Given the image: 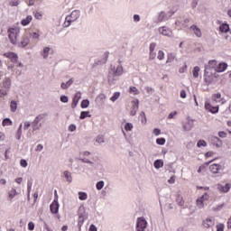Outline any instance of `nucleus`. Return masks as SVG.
<instances>
[{"mask_svg": "<svg viewBox=\"0 0 231 231\" xmlns=\"http://www.w3.org/2000/svg\"><path fill=\"white\" fill-rule=\"evenodd\" d=\"M20 30L17 27H10L7 31L9 41L11 44H17V37L20 33Z\"/></svg>", "mask_w": 231, "mask_h": 231, "instance_id": "f257e3e1", "label": "nucleus"}, {"mask_svg": "<svg viewBox=\"0 0 231 231\" xmlns=\"http://www.w3.org/2000/svg\"><path fill=\"white\" fill-rule=\"evenodd\" d=\"M80 17V12L78 10L72 11L69 15L65 18L64 26L68 28L72 23H75V20Z\"/></svg>", "mask_w": 231, "mask_h": 231, "instance_id": "f03ea898", "label": "nucleus"}, {"mask_svg": "<svg viewBox=\"0 0 231 231\" xmlns=\"http://www.w3.org/2000/svg\"><path fill=\"white\" fill-rule=\"evenodd\" d=\"M4 57L10 59L11 62L16 64L18 68H23V63L19 62V56L15 52H5L4 53Z\"/></svg>", "mask_w": 231, "mask_h": 231, "instance_id": "7ed1b4c3", "label": "nucleus"}, {"mask_svg": "<svg viewBox=\"0 0 231 231\" xmlns=\"http://www.w3.org/2000/svg\"><path fill=\"white\" fill-rule=\"evenodd\" d=\"M208 193H204L200 198H199L196 201V205L199 208H205V201H208Z\"/></svg>", "mask_w": 231, "mask_h": 231, "instance_id": "20e7f679", "label": "nucleus"}, {"mask_svg": "<svg viewBox=\"0 0 231 231\" xmlns=\"http://www.w3.org/2000/svg\"><path fill=\"white\" fill-rule=\"evenodd\" d=\"M124 73V67L117 66V68L111 69V70L108 73V79H111V77H120Z\"/></svg>", "mask_w": 231, "mask_h": 231, "instance_id": "39448f33", "label": "nucleus"}, {"mask_svg": "<svg viewBox=\"0 0 231 231\" xmlns=\"http://www.w3.org/2000/svg\"><path fill=\"white\" fill-rule=\"evenodd\" d=\"M147 228V220L143 217H139L137 219V224H136V229L137 231H143Z\"/></svg>", "mask_w": 231, "mask_h": 231, "instance_id": "423d86ee", "label": "nucleus"}, {"mask_svg": "<svg viewBox=\"0 0 231 231\" xmlns=\"http://www.w3.org/2000/svg\"><path fill=\"white\" fill-rule=\"evenodd\" d=\"M215 225H216V218L214 217H208L204 219L202 222V226H204V228H212V226H214Z\"/></svg>", "mask_w": 231, "mask_h": 231, "instance_id": "0eeeda50", "label": "nucleus"}, {"mask_svg": "<svg viewBox=\"0 0 231 231\" xmlns=\"http://www.w3.org/2000/svg\"><path fill=\"white\" fill-rule=\"evenodd\" d=\"M139 104H140V102L138 101V99L132 101V106L130 109L131 116H134L136 115V113L138 111Z\"/></svg>", "mask_w": 231, "mask_h": 231, "instance_id": "6e6552de", "label": "nucleus"}, {"mask_svg": "<svg viewBox=\"0 0 231 231\" xmlns=\"http://www.w3.org/2000/svg\"><path fill=\"white\" fill-rule=\"evenodd\" d=\"M209 142L216 147H222L223 145V141H221V139H219L217 136H211L209 138Z\"/></svg>", "mask_w": 231, "mask_h": 231, "instance_id": "1a4fd4ad", "label": "nucleus"}, {"mask_svg": "<svg viewBox=\"0 0 231 231\" xmlns=\"http://www.w3.org/2000/svg\"><path fill=\"white\" fill-rule=\"evenodd\" d=\"M204 80L208 84H212V82L214 81V75H212V72H209L208 70H205Z\"/></svg>", "mask_w": 231, "mask_h": 231, "instance_id": "9d476101", "label": "nucleus"}, {"mask_svg": "<svg viewBox=\"0 0 231 231\" xmlns=\"http://www.w3.org/2000/svg\"><path fill=\"white\" fill-rule=\"evenodd\" d=\"M230 189H231V183L230 182L226 183L225 186H223L221 184H217V189L220 192H223L224 194H226V192H229Z\"/></svg>", "mask_w": 231, "mask_h": 231, "instance_id": "9b49d317", "label": "nucleus"}, {"mask_svg": "<svg viewBox=\"0 0 231 231\" xmlns=\"http://www.w3.org/2000/svg\"><path fill=\"white\" fill-rule=\"evenodd\" d=\"M205 109L209 113L216 114L219 111V106H213L210 103H205Z\"/></svg>", "mask_w": 231, "mask_h": 231, "instance_id": "f8f14e48", "label": "nucleus"}, {"mask_svg": "<svg viewBox=\"0 0 231 231\" xmlns=\"http://www.w3.org/2000/svg\"><path fill=\"white\" fill-rule=\"evenodd\" d=\"M159 32L162 35H165L166 37H171V35H172V31L166 26L159 28Z\"/></svg>", "mask_w": 231, "mask_h": 231, "instance_id": "ddd939ff", "label": "nucleus"}, {"mask_svg": "<svg viewBox=\"0 0 231 231\" xmlns=\"http://www.w3.org/2000/svg\"><path fill=\"white\" fill-rule=\"evenodd\" d=\"M222 169H223V167L220 164H217V163H214V164H211L209 166V171L213 174H217V172H219V171H221Z\"/></svg>", "mask_w": 231, "mask_h": 231, "instance_id": "4468645a", "label": "nucleus"}, {"mask_svg": "<svg viewBox=\"0 0 231 231\" xmlns=\"http://www.w3.org/2000/svg\"><path fill=\"white\" fill-rule=\"evenodd\" d=\"M226 68H228V65L226 63H225V62L219 63L215 68V71H217V73H223V71H226Z\"/></svg>", "mask_w": 231, "mask_h": 231, "instance_id": "2eb2a0df", "label": "nucleus"}, {"mask_svg": "<svg viewBox=\"0 0 231 231\" xmlns=\"http://www.w3.org/2000/svg\"><path fill=\"white\" fill-rule=\"evenodd\" d=\"M50 208H51V212L52 214H58V212H59V202L57 200H54L51 204Z\"/></svg>", "mask_w": 231, "mask_h": 231, "instance_id": "dca6fc26", "label": "nucleus"}, {"mask_svg": "<svg viewBox=\"0 0 231 231\" xmlns=\"http://www.w3.org/2000/svg\"><path fill=\"white\" fill-rule=\"evenodd\" d=\"M28 44H30V38L23 36L19 43L20 48H26Z\"/></svg>", "mask_w": 231, "mask_h": 231, "instance_id": "f3484780", "label": "nucleus"}, {"mask_svg": "<svg viewBox=\"0 0 231 231\" xmlns=\"http://www.w3.org/2000/svg\"><path fill=\"white\" fill-rule=\"evenodd\" d=\"M190 30L193 31V32L195 33V35L197 37H201L203 35V33L201 32V29H199V27H197L196 25H191L190 26Z\"/></svg>", "mask_w": 231, "mask_h": 231, "instance_id": "a211bd4d", "label": "nucleus"}, {"mask_svg": "<svg viewBox=\"0 0 231 231\" xmlns=\"http://www.w3.org/2000/svg\"><path fill=\"white\" fill-rule=\"evenodd\" d=\"M32 19L33 17H32V15H27L25 19L21 21L22 26H28V24L32 23Z\"/></svg>", "mask_w": 231, "mask_h": 231, "instance_id": "6ab92c4d", "label": "nucleus"}, {"mask_svg": "<svg viewBox=\"0 0 231 231\" xmlns=\"http://www.w3.org/2000/svg\"><path fill=\"white\" fill-rule=\"evenodd\" d=\"M71 84H73V79H70L69 81L62 82L60 85L61 89H68L69 88V86H71Z\"/></svg>", "mask_w": 231, "mask_h": 231, "instance_id": "aec40b11", "label": "nucleus"}, {"mask_svg": "<svg viewBox=\"0 0 231 231\" xmlns=\"http://www.w3.org/2000/svg\"><path fill=\"white\" fill-rule=\"evenodd\" d=\"M176 202L178 203L179 207H183L185 205V200H183V197H181V195L176 196Z\"/></svg>", "mask_w": 231, "mask_h": 231, "instance_id": "412c9836", "label": "nucleus"}, {"mask_svg": "<svg viewBox=\"0 0 231 231\" xmlns=\"http://www.w3.org/2000/svg\"><path fill=\"white\" fill-rule=\"evenodd\" d=\"M219 29L222 33H226L228 30H230V26L226 23H223L220 25Z\"/></svg>", "mask_w": 231, "mask_h": 231, "instance_id": "4be33fe9", "label": "nucleus"}, {"mask_svg": "<svg viewBox=\"0 0 231 231\" xmlns=\"http://www.w3.org/2000/svg\"><path fill=\"white\" fill-rule=\"evenodd\" d=\"M17 195V189L13 188L11 190L8 191V198L10 199H14V198Z\"/></svg>", "mask_w": 231, "mask_h": 231, "instance_id": "5701e85b", "label": "nucleus"}, {"mask_svg": "<svg viewBox=\"0 0 231 231\" xmlns=\"http://www.w3.org/2000/svg\"><path fill=\"white\" fill-rule=\"evenodd\" d=\"M199 71H201V69L199 67H194L192 71L194 79H198L199 77Z\"/></svg>", "mask_w": 231, "mask_h": 231, "instance_id": "b1692460", "label": "nucleus"}, {"mask_svg": "<svg viewBox=\"0 0 231 231\" xmlns=\"http://www.w3.org/2000/svg\"><path fill=\"white\" fill-rule=\"evenodd\" d=\"M80 120H84L85 118H91V116L89 115V112L88 111H82L80 113V116H79Z\"/></svg>", "mask_w": 231, "mask_h": 231, "instance_id": "393cba45", "label": "nucleus"}, {"mask_svg": "<svg viewBox=\"0 0 231 231\" xmlns=\"http://www.w3.org/2000/svg\"><path fill=\"white\" fill-rule=\"evenodd\" d=\"M175 59H176V55H174V53H168L166 64H169V62H174Z\"/></svg>", "mask_w": 231, "mask_h": 231, "instance_id": "a878e982", "label": "nucleus"}, {"mask_svg": "<svg viewBox=\"0 0 231 231\" xmlns=\"http://www.w3.org/2000/svg\"><path fill=\"white\" fill-rule=\"evenodd\" d=\"M50 47H45L43 51H42V56L43 59H46L50 55Z\"/></svg>", "mask_w": 231, "mask_h": 231, "instance_id": "bb28decb", "label": "nucleus"}, {"mask_svg": "<svg viewBox=\"0 0 231 231\" xmlns=\"http://www.w3.org/2000/svg\"><path fill=\"white\" fill-rule=\"evenodd\" d=\"M153 166L155 167V169H162V167H163V162L162 160H156L153 162Z\"/></svg>", "mask_w": 231, "mask_h": 231, "instance_id": "cd10ccee", "label": "nucleus"}, {"mask_svg": "<svg viewBox=\"0 0 231 231\" xmlns=\"http://www.w3.org/2000/svg\"><path fill=\"white\" fill-rule=\"evenodd\" d=\"M64 177L66 178L67 181H69V183H71V181L73 180V178L71 177V173L68 171H64Z\"/></svg>", "mask_w": 231, "mask_h": 231, "instance_id": "c85d7f7f", "label": "nucleus"}, {"mask_svg": "<svg viewBox=\"0 0 231 231\" xmlns=\"http://www.w3.org/2000/svg\"><path fill=\"white\" fill-rule=\"evenodd\" d=\"M212 100H214L216 103L221 102V93L213 94Z\"/></svg>", "mask_w": 231, "mask_h": 231, "instance_id": "c756f323", "label": "nucleus"}, {"mask_svg": "<svg viewBox=\"0 0 231 231\" xmlns=\"http://www.w3.org/2000/svg\"><path fill=\"white\" fill-rule=\"evenodd\" d=\"M79 199H80V201H86V199H88V194L86 192H79Z\"/></svg>", "mask_w": 231, "mask_h": 231, "instance_id": "7c9ffc66", "label": "nucleus"}, {"mask_svg": "<svg viewBox=\"0 0 231 231\" xmlns=\"http://www.w3.org/2000/svg\"><path fill=\"white\" fill-rule=\"evenodd\" d=\"M10 108L13 113H15V111H17V102L14 100L11 101Z\"/></svg>", "mask_w": 231, "mask_h": 231, "instance_id": "2f4dec72", "label": "nucleus"}, {"mask_svg": "<svg viewBox=\"0 0 231 231\" xmlns=\"http://www.w3.org/2000/svg\"><path fill=\"white\" fill-rule=\"evenodd\" d=\"M107 59H109V51H106L103 55V60H101V64H106L107 62Z\"/></svg>", "mask_w": 231, "mask_h": 231, "instance_id": "473e14b6", "label": "nucleus"}, {"mask_svg": "<svg viewBox=\"0 0 231 231\" xmlns=\"http://www.w3.org/2000/svg\"><path fill=\"white\" fill-rule=\"evenodd\" d=\"M120 98V92H115L113 97L110 98L111 102H116Z\"/></svg>", "mask_w": 231, "mask_h": 231, "instance_id": "72a5a7b5", "label": "nucleus"}, {"mask_svg": "<svg viewBox=\"0 0 231 231\" xmlns=\"http://www.w3.org/2000/svg\"><path fill=\"white\" fill-rule=\"evenodd\" d=\"M129 93H134V95H140V90L136 87H130Z\"/></svg>", "mask_w": 231, "mask_h": 231, "instance_id": "f704fd0d", "label": "nucleus"}, {"mask_svg": "<svg viewBox=\"0 0 231 231\" xmlns=\"http://www.w3.org/2000/svg\"><path fill=\"white\" fill-rule=\"evenodd\" d=\"M2 125L4 127H6V125H12V120H10V118L4 119L2 122Z\"/></svg>", "mask_w": 231, "mask_h": 231, "instance_id": "c9c22d12", "label": "nucleus"}, {"mask_svg": "<svg viewBox=\"0 0 231 231\" xmlns=\"http://www.w3.org/2000/svg\"><path fill=\"white\" fill-rule=\"evenodd\" d=\"M157 59L159 60H163V59H165V52H163V51H159L158 55H157Z\"/></svg>", "mask_w": 231, "mask_h": 231, "instance_id": "e433bc0d", "label": "nucleus"}, {"mask_svg": "<svg viewBox=\"0 0 231 231\" xmlns=\"http://www.w3.org/2000/svg\"><path fill=\"white\" fill-rule=\"evenodd\" d=\"M23 125H20L18 131L16 133V138L17 140H21V134H23Z\"/></svg>", "mask_w": 231, "mask_h": 231, "instance_id": "4c0bfd02", "label": "nucleus"}, {"mask_svg": "<svg viewBox=\"0 0 231 231\" xmlns=\"http://www.w3.org/2000/svg\"><path fill=\"white\" fill-rule=\"evenodd\" d=\"M88 106H89V100L84 99V100L81 102V107H82V109H86V107H88Z\"/></svg>", "mask_w": 231, "mask_h": 231, "instance_id": "58836bf2", "label": "nucleus"}, {"mask_svg": "<svg viewBox=\"0 0 231 231\" xmlns=\"http://www.w3.org/2000/svg\"><path fill=\"white\" fill-rule=\"evenodd\" d=\"M197 147H207V142L205 140H199L197 143Z\"/></svg>", "mask_w": 231, "mask_h": 231, "instance_id": "ea45409f", "label": "nucleus"}, {"mask_svg": "<svg viewBox=\"0 0 231 231\" xmlns=\"http://www.w3.org/2000/svg\"><path fill=\"white\" fill-rule=\"evenodd\" d=\"M97 190H102L104 189V180H100L96 185Z\"/></svg>", "mask_w": 231, "mask_h": 231, "instance_id": "a19ab883", "label": "nucleus"}, {"mask_svg": "<svg viewBox=\"0 0 231 231\" xmlns=\"http://www.w3.org/2000/svg\"><path fill=\"white\" fill-rule=\"evenodd\" d=\"M125 131H132L133 130V124L126 123L125 125Z\"/></svg>", "mask_w": 231, "mask_h": 231, "instance_id": "79ce46f5", "label": "nucleus"}, {"mask_svg": "<svg viewBox=\"0 0 231 231\" xmlns=\"http://www.w3.org/2000/svg\"><path fill=\"white\" fill-rule=\"evenodd\" d=\"M156 143H158V145H165V138H158Z\"/></svg>", "mask_w": 231, "mask_h": 231, "instance_id": "37998d69", "label": "nucleus"}, {"mask_svg": "<svg viewBox=\"0 0 231 231\" xmlns=\"http://www.w3.org/2000/svg\"><path fill=\"white\" fill-rule=\"evenodd\" d=\"M210 68H214L216 69V67L217 66V61L213 60H209L208 62Z\"/></svg>", "mask_w": 231, "mask_h": 231, "instance_id": "c03bdc74", "label": "nucleus"}, {"mask_svg": "<svg viewBox=\"0 0 231 231\" xmlns=\"http://www.w3.org/2000/svg\"><path fill=\"white\" fill-rule=\"evenodd\" d=\"M217 231H225V224L217 225Z\"/></svg>", "mask_w": 231, "mask_h": 231, "instance_id": "a18cd8bd", "label": "nucleus"}, {"mask_svg": "<svg viewBox=\"0 0 231 231\" xmlns=\"http://www.w3.org/2000/svg\"><path fill=\"white\" fill-rule=\"evenodd\" d=\"M20 165H21V167L26 168V167H28V162H26V160H24V159H22L20 161Z\"/></svg>", "mask_w": 231, "mask_h": 231, "instance_id": "49530a36", "label": "nucleus"}, {"mask_svg": "<svg viewBox=\"0 0 231 231\" xmlns=\"http://www.w3.org/2000/svg\"><path fill=\"white\" fill-rule=\"evenodd\" d=\"M35 229V224L33 222L28 223V230L32 231Z\"/></svg>", "mask_w": 231, "mask_h": 231, "instance_id": "de8ad7c7", "label": "nucleus"}, {"mask_svg": "<svg viewBox=\"0 0 231 231\" xmlns=\"http://www.w3.org/2000/svg\"><path fill=\"white\" fill-rule=\"evenodd\" d=\"M6 95H8V92L5 89H0V98L6 97Z\"/></svg>", "mask_w": 231, "mask_h": 231, "instance_id": "09e8293b", "label": "nucleus"}, {"mask_svg": "<svg viewBox=\"0 0 231 231\" xmlns=\"http://www.w3.org/2000/svg\"><path fill=\"white\" fill-rule=\"evenodd\" d=\"M176 115H178L177 111H173V112L170 113V115L168 116V119L172 120V118H174V116H176Z\"/></svg>", "mask_w": 231, "mask_h": 231, "instance_id": "8fccbe9b", "label": "nucleus"}, {"mask_svg": "<svg viewBox=\"0 0 231 231\" xmlns=\"http://www.w3.org/2000/svg\"><path fill=\"white\" fill-rule=\"evenodd\" d=\"M60 102H63V104H68L69 98L67 96H61L60 97Z\"/></svg>", "mask_w": 231, "mask_h": 231, "instance_id": "3c124183", "label": "nucleus"}, {"mask_svg": "<svg viewBox=\"0 0 231 231\" xmlns=\"http://www.w3.org/2000/svg\"><path fill=\"white\" fill-rule=\"evenodd\" d=\"M31 37L32 39H39V37H41V34H39V32H32L31 33Z\"/></svg>", "mask_w": 231, "mask_h": 231, "instance_id": "603ef678", "label": "nucleus"}, {"mask_svg": "<svg viewBox=\"0 0 231 231\" xmlns=\"http://www.w3.org/2000/svg\"><path fill=\"white\" fill-rule=\"evenodd\" d=\"M19 2L13 0L9 2V6H18Z\"/></svg>", "mask_w": 231, "mask_h": 231, "instance_id": "864d4df0", "label": "nucleus"}, {"mask_svg": "<svg viewBox=\"0 0 231 231\" xmlns=\"http://www.w3.org/2000/svg\"><path fill=\"white\" fill-rule=\"evenodd\" d=\"M69 131H70V133H73L74 131H77V126L75 125H70L69 126Z\"/></svg>", "mask_w": 231, "mask_h": 231, "instance_id": "5fc2aeb1", "label": "nucleus"}, {"mask_svg": "<svg viewBox=\"0 0 231 231\" xmlns=\"http://www.w3.org/2000/svg\"><path fill=\"white\" fill-rule=\"evenodd\" d=\"M153 134H155V136H160V134H162V130L155 128L153 130Z\"/></svg>", "mask_w": 231, "mask_h": 231, "instance_id": "6e6d98bb", "label": "nucleus"}, {"mask_svg": "<svg viewBox=\"0 0 231 231\" xmlns=\"http://www.w3.org/2000/svg\"><path fill=\"white\" fill-rule=\"evenodd\" d=\"M219 138H226V133L224 131L218 132Z\"/></svg>", "mask_w": 231, "mask_h": 231, "instance_id": "4d7b16f0", "label": "nucleus"}, {"mask_svg": "<svg viewBox=\"0 0 231 231\" xmlns=\"http://www.w3.org/2000/svg\"><path fill=\"white\" fill-rule=\"evenodd\" d=\"M155 49H156V43L154 42L151 43L149 47L150 51H154Z\"/></svg>", "mask_w": 231, "mask_h": 231, "instance_id": "13d9d810", "label": "nucleus"}, {"mask_svg": "<svg viewBox=\"0 0 231 231\" xmlns=\"http://www.w3.org/2000/svg\"><path fill=\"white\" fill-rule=\"evenodd\" d=\"M81 97H82V94L80 92H77L75 94V97L74 98H76L77 102H79V100L81 98Z\"/></svg>", "mask_w": 231, "mask_h": 231, "instance_id": "bf43d9fd", "label": "nucleus"}, {"mask_svg": "<svg viewBox=\"0 0 231 231\" xmlns=\"http://www.w3.org/2000/svg\"><path fill=\"white\" fill-rule=\"evenodd\" d=\"M156 58V54L154 53V51H150V60H154V59Z\"/></svg>", "mask_w": 231, "mask_h": 231, "instance_id": "052dcab7", "label": "nucleus"}, {"mask_svg": "<svg viewBox=\"0 0 231 231\" xmlns=\"http://www.w3.org/2000/svg\"><path fill=\"white\" fill-rule=\"evenodd\" d=\"M34 17H35V19L41 20V19H42V14H41V13H35V14H34Z\"/></svg>", "mask_w": 231, "mask_h": 231, "instance_id": "680f3d73", "label": "nucleus"}, {"mask_svg": "<svg viewBox=\"0 0 231 231\" xmlns=\"http://www.w3.org/2000/svg\"><path fill=\"white\" fill-rule=\"evenodd\" d=\"M214 155V152H207L205 153V158H211Z\"/></svg>", "mask_w": 231, "mask_h": 231, "instance_id": "e2e57ef3", "label": "nucleus"}, {"mask_svg": "<svg viewBox=\"0 0 231 231\" xmlns=\"http://www.w3.org/2000/svg\"><path fill=\"white\" fill-rule=\"evenodd\" d=\"M175 182H176V177H174V176L171 177L170 180H168V183H171V184L175 183Z\"/></svg>", "mask_w": 231, "mask_h": 231, "instance_id": "0e129e2a", "label": "nucleus"}, {"mask_svg": "<svg viewBox=\"0 0 231 231\" xmlns=\"http://www.w3.org/2000/svg\"><path fill=\"white\" fill-rule=\"evenodd\" d=\"M89 231H98L97 229V226H95V225H90V226H89V229H88Z\"/></svg>", "mask_w": 231, "mask_h": 231, "instance_id": "69168bd1", "label": "nucleus"}, {"mask_svg": "<svg viewBox=\"0 0 231 231\" xmlns=\"http://www.w3.org/2000/svg\"><path fill=\"white\" fill-rule=\"evenodd\" d=\"M10 84H11L10 79H7V80H5V82L4 83V86H5V88H10Z\"/></svg>", "mask_w": 231, "mask_h": 231, "instance_id": "338daca9", "label": "nucleus"}, {"mask_svg": "<svg viewBox=\"0 0 231 231\" xmlns=\"http://www.w3.org/2000/svg\"><path fill=\"white\" fill-rule=\"evenodd\" d=\"M227 228L230 230L231 228V217L227 220Z\"/></svg>", "mask_w": 231, "mask_h": 231, "instance_id": "774afa93", "label": "nucleus"}]
</instances>
